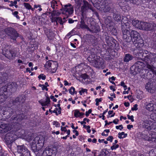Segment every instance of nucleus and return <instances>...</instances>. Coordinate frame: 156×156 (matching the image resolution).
<instances>
[{"label": "nucleus", "mask_w": 156, "mask_h": 156, "mask_svg": "<svg viewBox=\"0 0 156 156\" xmlns=\"http://www.w3.org/2000/svg\"><path fill=\"white\" fill-rule=\"evenodd\" d=\"M104 35L105 36V38L106 42L107 44H109L110 43L111 40H112V38L111 37H110L107 33H105Z\"/></svg>", "instance_id": "obj_31"}, {"label": "nucleus", "mask_w": 156, "mask_h": 156, "mask_svg": "<svg viewBox=\"0 0 156 156\" xmlns=\"http://www.w3.org/2000/svg\"><path fill=\"white\" fill-rule=\"evenodd\" d=\"M6 96L3 94L1 95L0 94V103H1L4 102L6 100Z\"/></svg>", "instance_id": "obj_41"}, {"label": "nucleus", "mask_w": 156, "mask_h": 156, "mask_svg": "<svg viewBox=\"0 0 156 156\" xmlns=\"http://www.w3.org/2000/svg\"><path fill=\"white\" fill-rule=\"evenodd\" d=\"M101 10L104 12H109L111 9L110 5L105 2H103L101 5Z\"/></svg>", "instance_id": "obj_17"}, {"label": "nucleus", "mask_w": 156, "mask_h": 156, "mask_svg": "<svg viewBox=\"0 0 156 156\" xmlns=\"http://www.w3.org/2000/svg\"><path fill=\"white\" fill-rule=\"evenodd\" d=\"M111 12L113 13V17L114 20L117 22L120 21L121 17L119 13L115 9H112L111 10Z\"/></svg>", "instance_id": "obj_14"}, {"label": "nucleus", "mask_w": 156, "mask_h": 156, "mask_svg": "<svg viewBox=\"0 0 156 156\" xmlns=\"http://www.w3.org/2000/svg\"><path fill=\"white\" fill-rule=\"evenodd\" d=\"M54 22H55L56 24H58L57 22L58 21L61 25H62L63 23V21L61 17H57L54 18Z\"/></svg>", "instance_id": "obj_37"}, {"label": "nucleus", "mask_w": 156, "mask_h": 156, "mask_svg": "<svg viewBox=\"0 0 156 156\" xmlns=\"http://www.w3.org/2000/svg\"><path fill=\"white\" fill-rule=\"evenodd\" d=\"M87 30L90 32L92 33H97L99 32L100 30L99 26H95L94 25H92L91 24H90V27H88Z\"/></svg>", "instance_id": "obj_19"}, {"label": "nucleus", "mask_w": 156, "mask_h": 156, "mask_svg": "<svg viewBox=\"0 0 156 156\" xmlns=\"http://www.w3.org/2000/svg\"><path fill=\"white\" fill-rule=\"evenodd\" d=\"M134 65L141 69L145 66V64L143 62L140 61H137L135 63Z\"/></svg>", "instance_id": "obj_28"}, {"label": "nucleus", "mask_w": 156, "mask_h": 156, "mask_svg": "<svg viewBox=\"0 0 156 156\" xmlns=\"http://www.w3.org/2000/svg\"><path fill=\"white\" fill-rule=\"evenodd\" d=\"M147 64V68L148 69H144L143 70L145 71L146 76L148 79H151L155 75L156 72V64L153 62H148Z\"/></svg>", "instance_id": "obj_4"}, {"label": "nucleus", "mask_w": 156, "mask_h": 156, "mask_svg": "<svg viewBox=\"0 0 156 156\" xmlns=\"http://www.w3.org/2000/svg\"><path fill=\"white\" fill-rule=\"evenodd\" d=\"M112 22L111 18V16H108L105 19V23L107 25H108Z\"/></svg>", "instance_id": "obj_42"}, {"label": "nucleus", "mask_w": 156, "mask_h": 156, "mask_svg": "<svg viewBox=\"0 0 156 156\" xmlns=\"http://www.w3.org/2000/svg\"><path fill=\"white\" fill-rule=\"evenodd\" d=\"M145 88L148 92L151 93H153L155 89V85L152 82L147 83L146 85Z\"/></svg>", "instance_id": "obj_16"}, {"label": "nucleus", "mask_w": 156, "mask_h": 156, "mask_svg": "<svg viewBox=\"0 0 156 156\" xmlns=\"http://www.w3.org/2000/svg\"><path fill=\"white\" fill-rule=\"evenodd\" d=\"M15 155L16 156H30V154L25 146L22 145L17 146V151Z\"/></svg>", "instance_id": "obj_6"}, {"label": "nucleus", "mask_w": 156, "mask_h": 156, "mask_svg": "<svg viewBox=\"0 0 156 156\" xmlns=\"http://www.w3.org/2000/svg\"><path fill=\"white\" fill-rule=\"evenodd\" d=\"M71 6V5L70 4L69 5H65V8L64 9L62 13L64 14H66L67 15L72 14L73 12V10Z\"/></svg>", "instance_id": "obj_13"}, {"label": "nucleus", "mask_w": 156, "mask_h": 156, "mask_svg": "<svg viewBox=\"0 0 156 156\" xmlns=\"http://www.w3.org/2000/svg\"><path fill=\"white\" fill-rule=\"evenodd\" d=\"M7 74L6 73H0V84L3 83L7 79Z\"/></svg>", "instance_id": "obj_30"}, {"label": "nucleus", "mask_w": 156, "mask_h": 156, "mask_svg": "<svg viewBox=\"0 0 156 156\" xmlns=\"http://www.w3.org/2000/svg\"><path fill=\"white\" fill-rule=\"evenodd\" d=\"M129 26L128 22L122 23L121 29L122 34V38L126 42H130L132 40L131 32L127 29Z\"/></svg>", "instance_id": "obj_5"}, {"label": "nucleus", "mask_w": 156, "mask_h": 156, "mask_svg": "<svg viewBox=\"0 0 156 156\" xmlns=\"http://www.w3.org/2000/svg\"><path fill=\"white\" fill-rule=\"evenodd\" d=\"M140 51L137 52L136 56L139 58H143L147 63L151 62L152 61H156V54L153 53H151L147 50L143 51L141 49Z\"/></svg>", "instance_id": "obj_2"}, {"label": "nucleus", "mask_w": 156, "mask_h": 156, "mask_svg": "<svg viewBox=\"0 0 156 156\" xmlns=\"http://www.w3.org/2000/svg\"><path fill=\"white\" fill-rule=\"evenodd\" d=\"M33 139L32 137L29 136L27 138V140L30 142L32 149L37 156H42V153L41 149L44 145V137L42 136L39 135L33 140Z\"/></svg>", "instance_id": "obj_1"}, {"label": "nucleus", "mask_w": 156, "mask_h": 156, "mask_svg": "<svg viewBox=\"0 0 156 156\" xmlns=\"http://www.w3.org/2000/svg\"><path fill=\"white\" fill-rule=\"evenodd\" d=\"M127 134H125L124 132L119 133H118V137L120 139H122L127 136Z\"/></svg>", "instance_id": "obj_39"}, {"label": "nucleus", "mask_w": 156, "mask_h": 156, "mask_svg": "<svg viewBox=\"0 0 156 156\" xmlns=\"http://www.w3.org/2000/svg\"><path fill=\"white\" fill-rule=\"evenodd\" d=\"M46 76L43 74H41L38 76V78H39V79H42L43 80H45L46 79Z\"/></svg>", "instance_id": "obj_47"}, {"label": "nucleus", "mask_w": 156, "mask_h": 156, "mask_svg": "<svg viewBox=\"0 0 156 156\" xmlns=\"http://www.w3.org/2000/svg\"><path fill=\"white\" fill-rule=\"evenodd\" d=\"M83 79H86L88 78V76L86 73L82 74L80 76Z\"/></svg>", "instance_id": "obj_49"}, {"label": "nucleus", "mask_w": 156, "mask_h": 156, "mask_svg": "<svg viewBox=\"0 0 156 156\" xmlns=\"http://www.w3.org/2000/svg\"><path fill=\"white\" fill-rule=\"evenodd\" d=\"M80 112L77 110L76 109L74 111V116L76 117H77L79 116Z\"/></svg>", "instance_id": "obj_48"}, {"label": "nucleus", "mask_w": 156, "mask_h": 156, "mask_svg": "<svg viewBox=\"0 0 156 156\" xmlns=\"http://www.w3.org/2000/svg\"><path fill=\"white\" fill-rule=\"evenodd\" d=\"M12 125L9 123L2 124L0 126V131L2 133H5L11 130Z\"/></svg>", "instance_id": "obj_11"}, {"label": "nucleus", "mask_w": 156, "mask_h": 156, "mask_svg": "<svg viewBox=\"0 0 156 156\" xmlns=\"http://www.w3.org/2000/svg\"><path fill=\"white\" fill-rule=\"evenodd\" d=\"M20 119H19V117H18V116H17L16 115H13L11 118V121H12L13 122H16V121H17V122L20 121Z\"/></svg>", "instance_id": "obj_38"}, {"label": "nucleus", "mask_w": 156, "mask_h": 156, "mask_svg": "<svg viewBox=\"0 0 156 156\" xmlns=\"http://www.w3.org/2000/svg\"><path fill=\"white\" fill-rule=\"evenodd\" d=\"M138 105L137 104H135L134 106L132 108H131V110L132 111H136L138 109L137 108Z\"/></svg>", "instance_id": "obj_54"}, {"label": "nucleus", "mask_w": 156, "mask_h": 156, "mask_svg": "<svg viewBox=\"0 0 156 156\" xmlns=\"http://www.w3.org/2000/svg\"><path fill=\"white\" fill-rule=\"evenodd\" d=\"M133 58V57L132 55L127 54L125 55L123 58V61L125 62H127L132 60Z\"/></svg>", "instance_id": "obj_26"}, {"label": "nucleus", "mask_w": 156, "mask_h": 156, "mask_svg": "<svg viewBox=\"0 0 156 156\" xmlns=\"http://www.w3.org/2000/svg\"><path fill=\"white\" fill-rule=\"evenodd\" d=\"M94 63L95 65L98 67L102 66L104 63L103 60L101 58H100L97 60H95L94 61Z\"/></svg>", "instance_id": "obj_27"}, {"label": "nucleus", "mask_w": 156, "mask_h": 156, "mask_svg": "<svg viewBox=\"0 0 156 156\" xmlns=\"http://www.w3.org/2000/svg\"><path fill=\"white\" fill-rule=\"evenodd\" d=\"M44 31L45 34L49 39L51 40L54 37V33L51 30L46 29Z\"/></svg>", "instance_id": "obj_20"}, {"label": "nucleus", "mask_w": 156, "mask_h": 156, "mask_svg": "<svg viewBox=\"0 0 156 156\" xmlns=\"http://www.w3.org/2000/svg\"><path fill=\"white\" fill-rule=\"evenodd\" d=\"M131 37L133 44L136 47H140L144 45V41L140 34L136 31L131 32Z\"/></svg>", "instance_id": "obj_3"}, {"label": "nucleus", "mask_w": 156, "mask_h": 156, "mask_svg": "<svg viewBox=\"0 0 156 156\" xmlns=\"http://www.w3.org/2000/svg\"><path fill=\"white\" fill-rule=\"evenodd\" d=\"M64 85L65 86H67V85H71V83H69L66 80H65L64 81Z\"/></svg>", "instance_id": "obj_61"}, {"label": "nucleus", "mask_w": 156, "mask_h": 156, "mask_svg": "<svg viewBox=\"0 0 156 156\" xmlns=\"http://www.w3.org/2000/svg\"><path fill=\"white\" fill-rule=\"evenodd\" d=\"M50 99L48 97H47L45 99V101H43L42 100H41L38 101L39 103L43 106H47L50 105Z\"/></svg>", "instance_id": "obj_23"}, {"label": "nucleus", "mask_w": 156, "mask_h": 156, "mask_svg": "<svg viewBox=\"0 0 156 156\" xmlns=\"http://www.w3.org/2000/svg\"><path fill=\"white\" fill-rule=\"evenodd\" d=\"M56 152L55 150L49 148H46L42 153V156H55Z\"/></svg>", "instance_id": "obj_10"}, {"label": "nucleus", "mask_w": 156, "mask_h": 156, "mask_svg": "<svg viewBox=\"0 0 156 156\" xmlns=\"http://www.w3.org/2000/svg\"><path fill=\"white\" fill-rule=\"evenodd\" d=\"M77 20H73L72 19L69 18L68 19V22L69 23H74V21H77Z\"/></svg>", "instance_id": "obj_60"}, {"label": "nucleus", "mask_w": 156, "mask_h": 156, "mask_svg": "<svg viewBox=\"0 0 156 156\" xmlns=\"http://www.w3.org/2000/svg\"><path fill=\"white\" fill-rule=\"evenodd\" d=\"M80 27L82 29H87L88 27L86 24L84 20V17H81L79 24Z\"/></svg>", "instance_id": "obj_25"}, {"label": "nucleus", "mask_w": 156, "mask_h": 156, "mask_svg": "<svg viewBox=\"0 0 156 156\" xmlns=\"http://www.w3.org/2000/svg\"><path fill=\"white\" fill-rule=\"evenodd\" d=\"M90 9L93 12L94 11L93 8L88 2H84L83 5L81 7V11L82 13H85L87 10Z\"/></svg>", "instance_id": "obj_12"}, {"label": "nucleus", "mask_w": 156, "mask_h": 156, "mask_svg": "<svg viewBox=\"0 0 156 156\" xmlns=\"http://www.w3.org/2000/svg\"><path fill=\"white\" fill-rule=\"evenodd\" d=\"M24 101V100L22 96H20L16 98L15 100L12 101V104L13 105H20Z\"/></svg>", "instance_id": "obj_18"}, {"label": "nucleus", "mask_w": 156, "mask_h": 156, "mask_svg": "<svg viewBox=\"0 0 156 156\" xmlns=\"http://www.w3.org/2000/svg\"><path fill=\"white\" fill-rule=\"evenodd\" d=\"M1 90L2 91H3L4 92H6L8 90V87L7 85L3 86L1 87Z\"/></svg>", "instance_id": "obj_44"}, {"label": "nucleus", "mask_w": 156, "mask_h": 156, "mask_svg": "<svg viewBox=\"0 0 156 156\" xmlns=\"http://www.w3.org/2000/svg\"><path fill=\"white\" fill-rule=\"evenodd\" d=\"M106 153L104 151H102L100 152L98 156H105L106 155Z\"/></svg>", "instance_id": "obj_53"}, {"label": "nucleus", "mask_w": 156, "mask_h": 156, "mask_svg": "<svg viewBox=\"0 0 156 156\" xmlns=\"http://www.w3.org/2000/svg\"><path fill=\"white\" fill-rule=\"evenodd\" d=\"M152 29H153L154 30H156V24H152Z\"/></svg>", "instance_id": "obj_64"}, {"label": "nucleus", "mask_w": 156, "mask_h": 156, "mask_svg": "<svg viewBox=\"0 0 156 156\" xmlns=\"http://www.w3.org/2000/svg\"><path fill=\"white\" fill-rule=\"evenodd\" d=\"M18 12L16 11H15L14 12H12V14L14 16L16 17L17 19H20V17L18 15Z\"/></svg>", "instance_id": "obj_45"}, {"label": "nucleus", "mask_w": 156, "mask_h": 156, "mask_svg": "<svg viewBox=\"0 0 156 156\" xmlns=\"http://www.w3.org/2000/svg\"><path fill=\"white\" fill-rule=\"evenodd\" d=\"M87 89L82 88V90L79 91V93L80 95H82L83 93L86 92L87 93Z\"/></svg>", "instance_id": "obj_51"}, {"label": "nucleus", "mask_w": 156, "mask_h": 156, "mask_svg": "<svg viewBox=\"0 0 156 156\" xmlns=\"http://www.w3.org/2000/svg\"><path fill=\"white\" fill-rule=\"evenodd\" d=\"M141 70V69L138 67H137L134 65H133L130 68L131 72L134 75H135L138 73H140Z\"/></svg>", "instance_id": "obj_22"}, {"label": "nucleus", "mask_w": 156, "mask_h": 156, "mask_svg": "<svg viewBox=\"0 0 156 156\" xmlns=\"http://www.w3.org/2000/svg\"><path fill=\"white\" fill-rule=\"evenodd\" d=\"M4 107L2 106H0V120H1L2 119L3 115H5V112L4 111Z\"/></svg>", "instance_id": "obj_33"}, {"label": "nucleus", "mask_w": 156, "mask_h": 156, "mask_svg": "<svg viewBox=\"0 0 156 156\" xmlns=\"http://www.w3.org/2000/svg\"><path fill=\"white\" fill-rule=\"evenodd\" d=\"M142 22L138 20H132V23L133 26L135 27L140 29V28L141 27V24Z\"/></svg>", "instance_id": "obj_24"}, {"label": "nucleus", "mask_w": 156, "mask_h": 156, "mask_svg": "<svg viewBox=\"0 0 156 156\" xmlns=\"http://www.w3.org/2000/svg\"><path fill=\"white\" fill-rule=\"evenodd\" d=\"M68 90L69 93L72 95H73L74 94H77V92L75 90V88L73 87H71Z\"/></svg>", "instance_id": "obj_40"}, {"label": "nucleus", "mask_w": 156, "mask_h": 156, "mask_svg": "<svg viewBox=\"0 0 156 156\" xmlns=\"http://www.w3.org/2000/svg\"><path fill=\"white\" fill-rule=\"evenodd\" d=\"M4 32L2 31L0 32V38L1 39H4L5 36V34H4Z\"/></svg>", "instance_id": "obj_50"}, {"label": "nucleus", "mask_w": 156, "mask_h": 156, "mask_svg": "<svg viewBox=\"0 0 156 156\" xmlns=\"http://www.w3.org/2000/svg\"><path fill=\"white\" fill-rule=\"evenodd\" d=\"M115 128L117 129H119L120 130H121L123 129V127L122 125H120L119 126H116Z\"/></svg>", "instance_id": "obj_56"}, {"label": "nucleus", "mask_w": 156, "mask_h": 156, "mask_svg": "<svg viewBox=\"0 0 156 156\" xmlns=\"http://www.w3.org/2000/svg\"><path fill=\"white\" fill-rule=\"evenodd\" d=\"M142 125L144 127L148 130L154 129L156 128L155 125L153 124L149 120H145L142 123Z\"/></svg>", "instance_id": "obj_9"}, {"label": "nucleus", "mask_w": 156, "mask_h": 156, "mask_svg": "<svg viewBox=\"0 0 156 156\" xmlns=\"http://www.w3.org/2000/svg\"><path fill=\"white\" fill-rule=\"evenodd\" d=\"M15 48L8 50V49H2V54L5 57L10 60L13 59L16 56L17 51Z\"/></svg>", "instance_id": "obj_7"}, {"label": "nucleus", "mask_w": 156, "mask_h": 156, "mask_svg": "<svg viewBox=\"0 0 156 156\" xmlns=\"http://www.w3.org/2000/svg\"><path fill=\"white\" fill-rule=\"evenodd\" d=\"M90 126H87V128H86L87 131L88 133H90L91 132V129H90Z\"/></svg>", "instance_id": "obj_63"}, {"label": "nucleus", "mask_w": 156, "mask_h": 156, "mask_svg": "<svg viewBox=\"0 0 156 156\" xmlns=\"http://www.w3.org/2000/svg\"><path fill=\"white\" fill-rule=\"evenodd\" d=\"M5 140L10 142L12 140V136L10 133H8L6 134L5 137Z\"/></svg>", "instance_id": "obj_35"}, {"label": "nucleus", "mask_w": 156, "mask_h": 156, "mask_svg": "<svg viewBox=\"0 0 156 156\" xmlns=\"http://www.w3.org/2000/svg\"><path fill=\"white\" fill-rule=\"evenodd\" d=\"M52 64L51 65V67H50V69L52 70L53 71V73H55L56 70L57 66L56 64L57 63L53 61H52Z\"/></svg>", "instance_id": "obj_34"}, {"label": "nucleus", "mask_w": 156, "mask_h": 156, "mask_svg": "<svg viewBox=\"0 0 156 156\" xmlns=\"http://www.w3.org/2000/svg\"><path fill=\"white\" fill-rule=\"evenodd\" d=\"M102 100V98H96L95 99V101L96 102H101Z\"/></svg>", "instance_id": "obj_62"}, {"label": "nucleus", "mask_w": 156, "mask_h": 156, "mask_svg": "<svg viewBox=\"0 0 156 156\" xmlns=\"http://www.w3.org/2000/svg\"><path fill=\"white\" fill-rule=\"evenodd\" d=\"M141 26V27L140 30L148 31L152 30V26L151 23L142 22Z\"/></svg>", "instance_id": "obj_15"}, {"label": "nucleus", "mask_w": 156, "mask_h": 156, "mask_svg": "<svg viewBox=\"0 0 156 156\" xmlns=\"http://www.w3.org/2000/svg\"><path fill=\"white\" fill-rule=\"evenodd\" d=\"M112 34L113 35H115L117 33V30L114 28H112Z\"/></svg>", "instance_id": "obj_57"}, {"label": "nucleus", "mask_w": 156, "mask_h": 156, "mask_svg": "<svg viewBox=\"0 0 156 156\" xmlns=\"http://www.w3.org/2000/svg\"><path fill=\"white\" fill-rule=\"evenodd\" d=\"M23 5L24 7L27 9L30 10L31 9V6L28 3H23Z\"/></svg>", "instance_id": "obj_43"}, {"label": "nucleus", "mask_w": 156, "mask_h": 156, "mask_svg": "<svg viewBox=\"0 0 156 156\" xmlns=\"http://www.w3.org/2000/svg\"><path fill=\"white\" fill-rule=\"evenodd\" d=\"M92 112V110L91 109H89L88 112H86L85 115L87 117L88 116L89 114L91 113Z\"/></svg>", "instance_id": "obj_59"}, {"label": "nucleus", "mask_w": 156, "mask_h": 156, "mask_svg": "<svg viewBox=\"0 0 156 156\" xmlns=\"http://www.w3.org/2000/svg\"><path fill=\"white\" fill-rule=\"evenodd\" d=\"M154 106L153 103H149L146 105V108L148 110L152 111L154 110Z\"/></svg>", "instance_id": "obj_32"}, {"label": "nucleus", "mask_w": 156, "mask_h": 156, "mask_svg": "<svg viewBox=\"0 0 156 156\" xmlns=\"http://www.w3.org/2000/svg\"><path fill=\"white\" fill-rule=\"evenodd\" d=\"M8 90L10 91H14L16 88V84L13 82H10L7 84Z\"/></svg>", "instance_id": "obj_21"}, {"label": "nucleus", "mask_w": 156, "mask_h": 156, "mask_svg": "<svg viewBox=\"0 0 156 156\" xmlns=\"http://www.w3.org/2000/svg\"><path fill=\"white\" fill-rule=\"evenodd\" d=\"M5 31L11 39L16 40L18 37V33L13 28H8L5 30Z\"/></svg>", "instance_id": "obj_8"}, {"label": "nucleus", "mask_w": 156, "mask_h": 156, "mask_svg": "<svg viewBox=\"0 0 156 156\" xmlns=\"http://www.w3.org/2000/svg\"><path fill=\"white\" fill-rule=\"evenodd\" d=\"M113 145L111 147V148L112 150L116 149L119 147V145L118 144L115 145L114 143H113Z\"/></svg>", "instance_id": "obj_46"}, {"label": "nucleus", "mask_w": 156, "mask_h": 156, "mask_svg": "<svg viewBox=\"0 0 156 156\" xmlns=\"http://www.w3.org/2000/svg\"><path fill=\"white\" fill-rule=\"evenodd\" d=\"M113 139V138L112 136H110L107 138V140L111 142H112V141Z\"/></svg>", "instance_id": "obj_55"}, {"label": "nucleus", "mask_w": 156, "mask_h": 156, "mask_svg": "<svg viewBox=\"0 0 156 156\" xmlns=\"http://www.w3.org/2000/svg\"><path fill=\"white\" fill-rule=\"evenodd\" d=\"M53 123V124L55 125L56 127H59L60 126V124L58 122L54 121Z\"/></svg>", "instance_id": "obj_58"}, {"label": "nucleus", "mask_w": 156, "mask_h": 156, "mask_svg": "<svg viewBox=\"0 0 156 156\" xmlns=\"http://www.w3.org/2000/svg\"><path fill=\"white\" fill-rule=\"evenodd\" d=\"M127 116L128 118L129 119L131 120L132 122L134 121V120L133 119L134 117L133 115L130 116L129 115H127Z\"/></svg>", "instance_id": "obj_52"}, {"label": "nucleus", "mask_w": 156, "mask_h": 156, "mask_svg": "<svg viewBox=\"0 0 156 156\" xmlns=\"http://www.w3.org/2000/svg\"><path fill=\"white\" fill-rule=\"evenodd\" d=\"M52 61H53L52 60H49L47 62L46 64L44 66L46 68L50 69V67H51V65L52 63Z\"/></svg>", "instance_id": "obj_36"}, {"label": "nucleus", "mask_w": 156, "mask_h": 156, "mask_svg": "<svg viewBox=\"0 0 156 156\" xmlns=\"http://www.w3.org/2000/svg\"><path fill=\"white\" fill-rule=\"evenodd\" d=\"M20 107L19 106H17V107H15V109H14V110L13 109H12L11 108H9V109L8 110H9L11 111L10 113H9V114H10V115H11L13 113V112H14L16 113V114H19V113H20L21 112H20V108H19Z\"/></svg>", "instance_id": "obj_29"}]
</instances>
